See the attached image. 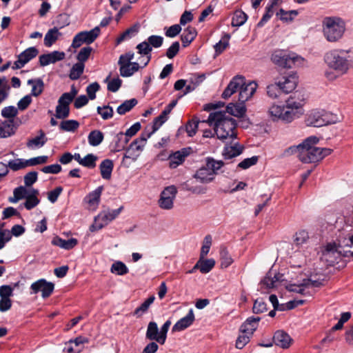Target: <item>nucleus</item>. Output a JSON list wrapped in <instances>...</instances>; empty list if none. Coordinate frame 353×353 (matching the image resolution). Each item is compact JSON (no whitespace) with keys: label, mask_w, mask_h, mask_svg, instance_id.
Wrapping results in <instances>:
<instances>
[{"label":"nucleus","mask_w":353,"mask_h":353,"mask_svg":"<svg viewBox=\"0 0 353 353\" xmlns=\"http://www.w3.org/2000/svg\"><path fill=\"white\" fill-rule=\"evenodd\" d=\"M256 88L257 83L255 81H250L245 83L244 80L243 85H241L240 88L239 101L245 103L249 100L256 92Z\"/></svg>","instance_id":"nucleus-16"},{"label":"nucleus","mask_w":353,"mask_h":353,"mask_svg":"<svg viewBox=\"0 0 353 353\" xmlns=\"http://www.w3.org/2000/svg\"><path fill=\"white\" fill-rule=\"evenodd\" d=\"M208 123L214 125V132L219 139L229 143L236 138V122L224 112H214L210 114Z\"/></svg>","instance_id":"nucleus-1"},{"label":"nucleus","mask_w":353,"mask_h":353,"mask_svg":"<svg viewBox=\"0 0 353 353\" xmlns=\"http://www.w3.org/2000/svg\"><path fill=\"white\" fill-rule=\"evenodd\" d=\"M100 32V28L97 26L90 31L80 32L74 37L71 46L78 48L83 43L90 44L99 36Z\"/></svg>","instance_id":"nucleus-9"},{"label":"nucleus","mask_w":353,"mask_h":353,"mask_svg":"<svg viewBox=\"0 0 353 353\" xmlns=\"http://www.w3.org/2000/svg\"><path fill=\"white\" fill-rule=\"evenodd\" d=\"M18 114V108L13 105L5 107L1 110V115L3 117L12 120L14 121V117Z\"/></svg>","instance_id":"nucleus-53"},{"label":"nucleus","mask_w":353,"mask_h":353,"mask_svg":"<svg viewBox=\"0 0 353 353\" xmlns=\"http://www.w3.org/2000/svg\"><path fill=\"white\" fill-rule=\"evenodd\" d=\"M350 232L344 229L343 232L339 236L338 243H328L323 251V258L329 265H333L337 262L341 256H353V243H345L344 240L349 239Z\"/></svg>","instance_id":"nucleus-2"},{"label":"nucleus","mask_w":353,"mask_h":353,"mask_svg":"<svg viewBox=\"0 0 353 353\" xmlns=\"http://www.w3.org/2000/svg\"><path fill=\"white\" fill-rule=\"evenodd\" d=\"M7 168H9L13 171H17L28 167L27 160L23 159H16L11 160L6 165Z\"/></svg>","instance_id":"nucleus-48"},{"label":"nucleus","mask_w":353,"mask_h":353,"mask_svg":"<svg viewBox=\"0 0 353 353\" xmlns=\"http://www.w3.org/2000/svg\"><path fill=\"white\" fill-rule=\"evenodd\" d=\"M110 271L112 273L121 276L128 273L129 270L124 263L116 261L112 265Z\"/></svg>","instance_id":"nucleus-49"},{"label":"nucleus","mask_w":353,"mask_h":353,"mask_svg":"<svg viewBox=\"0 0 353 353\" xmlns=\"http://www.w3.org/2000/svg\"><path fill=\"white\" fill-rule=\"evenodd\" d=\"M176 193V188L174 185L165 188L161 193L158 201L159 206L163 210H171L174 206Z\"/></svg>","instance_id":"nucleus-10"},{"label":"nucleus","mask_w":353,"mask_h":353,"mask_svg":"<svg viewBox=\"0 0 353 353\" xmlns=\"http://www.w3.org/2000/svg\"><path fill=\"white\" fill-rule=\"evenodd\" d=\"M159 331L157 323L150 321L148 325L145 338L150 341H154L161 345H163V341H161L159 339Z\"/></svg>","instance_id":"nucleus-25"},{"label":"nucleus","mask_w":353,"mask_h":353,"mask_svg":"<svg viewBox=\"0 0 353 353\" xmlns=\"http://www.w3.org/2000/svg\"><path fill=\"white\" fill-rule=\"evenodd\" d=\"M283 79V81H279V85L282 89V92L287 94L291 92L296 88L298 79L295 74H290L288 77H284Z\"/></svg>","instance_id":"nucleus-23"},{"label":"nucleus","mask_w":353,"mask_h":353,"mask_svg":"<svg viewBox=\"0 0 353 353\" xmlns=\"http://www.w3.org/2000/svg\"><path fill=\"white\" fill-rule=\"evenodd\" d=\"M113 168V161L110 159H105L101 163L99 169L101 175L103 179L108 180L111 178Z\"/></svg>","instance_id":"nucleus-34"},{"label":"nucleus","mask_w":353,"mask_h":353,"mask_svg":"<svg viewBox=\"0 0 353 353\" xmlns=\"http://www.w3.org/2000/svg\"><path fill=\"white\" fill-rule=\"evenodd\" d=\"M61 33L59 32L57 27L50 29L45 35L44 45L47 47H50L59 39Z\"/></svg>","instance_id":"nucleus-38"},{"label":"nucleus","mask_w":353,"mask_h":353,"mask_svg":"<svg viewBox=\"0 0 353 353\" xmlns=\"http://www.w3.org/2000/svg\"><path fill=\"white\" fill-rule=\"evenodd\" d=\"M212 245V236L206 235L203 239V245L201 249L200 257L203 259L209 252Z\"/></svg>","instance_id":"nucleus-61"},{"label":"nucleus","mask_w":353,"mask_h":353,"mask_svg":"<svg viewBox=\"0 0 353 353\" xmlns=\"http://www.w3.org/2000/svg\"><path fill=\"white\" fill-rule=\"evenodd\" d=\"M221 257V267L222 268H226L229 267L233 262V259L229 254L228 250L225 248H223L220 251Z\"/></svg>","instance_id":"nucleus-52"},{"label":"nucleus","mask_w":353,"mask_h":353,"mask_svg":"<svg viewBox=\"0 0 353 353\" xmlns=\"http://www.w3.org/2000/svg\"><path fill=\"white\" fill-rule=\"evenodd\" d=\"M143 150V145H140L134 140L126 148V152L122 159V164L128 168L132 162L137 161Z\"/></svg>","instance_id":"nucleus-11"},{"label":"nucleus","mask_w":353,"mask_h":353,"mask_svg":"<svg viewBox=\"0 0 353 353\" xmlns=\"http://www.w3.org/2000/svg\"><path fill=\"white\" fill-rule=\"evenodd\" d=\"M188 154V149L183 148L170 155L168 158L170 168H176L179 165L182 164Z\"/></svg>","instance_id":"nucleus-20"},{"label":"nucleus","mask_w":353,"mask_h":353,"mask_svg":"<svg viewBox=\"0 0 353 353\" xmlns=\"http://www.w3.org/2000/svg\"><path fill=\"white\" fill-rule=\"evenodd\" d=\"M195 317L194 311L190 309L187 315L179 319L172 327V331L181 332L190 327L194 321Z\"/></svg>","instance_id":"nucleus-18"},{"label":"nucleus","mask_w":353,"mask_h":353,"mask_svg":"<svg viewBox=\"0 0 353 353\" xmlns=\"http://www.w3.org/2000/svg\"><path fill=\"white\" fill-rule=\"evenodd\" d=\"M141 129V124L139 122H137L134 123L130 128H128L125 133L119 132L117 135V139L120 141L124 137V135H126V137H132L134 135L137 134L138 131Z\"/></svg>","instance_id":"nucleus-50"},{"label":"nucleus","mask_w":353,"mask_h":353,"mask_svg":"<svg viewBox=\"0 0 353 353\" xmlns=\"http://www.w3.org/2000/svg\"><path fill=\"white\" fill-rule=\"evenodd\" d=\"M292 339L286 332L278 330L273 336V341L274 344L283 349L288 348L292 343Z\"/></svg>","instance_id":"nucleus-21"},{"label":"nucleus","mask_w":353,"mask_h":353,"mask_svg":"<svg viewBox=\"0 0 353 353\" xmlns=\"http://www.w3.org/2000/svg\"><path fill=\"white\" fill-rule=\"evenodd\" d=\"M298 114L297 111L287 109L285 106H284V111L282 112L281 120L289 123L294 119L295 117H298Z\"/></svg>","instance_id":"nucleus-62"},{"label":"nucleus","mask_w":353,"mask_h":353,"mask_svg":"<svg viewBox=\"0 0 353 353\" xmlns=\"http://www.w3.org/2000/svg\"><path fill=\"white\" fill-rule=\"evenodd\" d=\"M79 127V123L73 119L65 120L61 122L59 128L62 131L65 132H75Z\"/></svg>","instance_id":"nucleus-43"},{"label":"nucleus","mask_w":353,"mask_h":353,"mask_svg":"<svg viewBox=\"0 0 353 353\" xmlns=\"http://www.w3.org/2000/svg\"><path fill=\"white\" fill-rule=\"evenodd\" d=\"M208 123V120L200 121L196 117L192 118L185 125V131L189 137L195 135L199 124Z\"/></svg>","instance_id":"nucleus-39"},{"label":"nucleus","mask_w":353,"mask_h":353,"mask_svg":"<svg viewBox=\"0 0 353 353\" xmlns=\"http://www.w3.org/2000/svg\"><path fill=\"white\" fill-rule=\"evenodd\" d=\"M97 113L101 115L103 119L107 120L113 117V109L109 105H104L103 107H97Z\"/></svg>","instance_id":"nucleus-59"},{"label":"nucleus","mask_w":353,"mask_h":353,"mask_svg":"<svg viewBox=\"0 0 353 353\" xmlns=\"http://www.w3.org/2000/svg\"><path fill=\"white\" fill-rule=\"evenodd\" d=\"M17 128L12 120H7L0 123V139L8 138L15 134Z\"/></svg>","instance_id":"nucleus-27"},{"label":"nucleus","mask_w":353,"mask_h":353,"mask_svg":"<svg viewBox=\"0 0 353 353\" xmlns=\"http://www.w3.org/2000/svg\"><path fill=\"white\" fill-rule=\"evenodd\" d=\"M55 117L57 119H65L69 116L70 108L65 105L58 104L56 107Z\"/></svg>","instance_id":"nucleus-63"},{"label":"nucleus","mask_w":353,"mask_h":353,"mask_svg":"<svg viewBox=\"0 0 353 353\" xmlns=\"http://www.w3.org/2000/svg\"><path fill=\"white\" fill-rule=\"evenodd\" d=\"M244 77L242 76H235L230 81L229 84L222 93V98L227 99L230 98L238 90H240L241 85H243Z\"/></svg>","instance_id":"nucleus-17"},{"label":"nucleus","mask_w":353,"mask_h":353,"mask_svg":"<svg viewBox=\"0 0 353 353\" xmlns=\"http://www.w3.org/2000/svg\"><path fill=\"white\" fill-rule=\"evenodd\" d=\"M103 134L97 130L91 131L88 137V143L92 146L99 145L103 141Z\"/></svg>","instance_id":"nucleus-41"},{"label":"nucleus","mask_w":353,"mask_h":353,"mask_svg":"<svg viewBox=\"0 0 353 353\" xmlns=\"http://www.w3.org/2000/svg\"><path fill=\"white\" fill-rule=\"evenodd\" d=\"M248 19V15L242 10H236L234 13L232 20V26L234 27H240L243 26Z\"/></svg>","instance_id":"nucleus-44"},{"label":"nucleus","mask_w":353,"mask_h":353,"mask_svg":"<svg viewBox=\"0 0 353 353\" xmlns=\"http://www.w3.org/2000/svg\"><path fill=\"white\" fill-rule=\"evenodd\" d=\"M197 263H200L199 270L203 274L208 273L215 265V261L212 259L203 260L200 258Z\"/></svg>","instance_id":"nucleus-45"},{"label":"nucleus","mask_w":353,"mask_h":353,"mask_svg":"<svg viewBox=\"0 0 353 353\" xmlns=\"http://www.w3.org/2000/svg\"><path fill=\"white\" fill-rule=\"evenodd\" d=\"M284 280L283 274L276 273L273 270H270L261 281L260 285L261 288L270 289L277 287L278 284Z\"/></svg>","instance_id":"nucleus-15"},{"label":"nucleus","mask_w":353,"mask_h":353,"mask_svg":"<svg viewBox=\"0 0 353 353\" xmlns=\"http://www.w3.org/2000/svg\"><path fill=\"white\" fill-rule=\"evenodd\" d=\"M284 111V106L279 105H272L269 110V114L273 120L281 119L282 112Z\"/></svg>","instance_id":"nucleus-57"},{"label":"nucleus","mask_w":353,"mask_h":353,"mask_svg":"<svg viewBox=\"0 0 353 353\" xmlns=\"http://www.w3.org/2000/svg\"><path fill=\"white\" fill-rule=\"evenodd\" d=\"M243 146L238 143H234L233 145H228L226 143L223 151V156L225 159H231L240 155L243 152Z\"/></svg>","instance_id":"nucleus-22"},{"label":"nucleus","mask_w":353,"mask_h":353,"mask_svg":"<svg viewBox=\"0 0 353 353\" xmlns=\"http://www.w3.org/2000/svg\"><path fill=\"white\" fill-rule=\"evenodd\" d=\"M103 190V187L99 186L94 191L90 192L89 194L86 196V199H88V203L90 205H98L100 201V197Z\"/></svg>","instance_id":"nucleus-47"},{"label":"nucleus","mask_w":353,"mask_h":353,"mask_svg":"<svg viewBox=\"0 0 353 353\" xmlns=\"http://www.w3.org/2000/svg\"><path fill=\"white\" fill-rule=\"evenodd\" d=\"M299 92H296L293 95L290 96L286 101L285 108L297 111V113L300 114L303 105L302 101H303V98H301Z\"/></svg>","instance_id":"nucleus-24"},{"label":"nucleus","mask_w":353,"mask_h":353,"mask_svg":"<svg viewBox=\"0 0 353 353\" xmlns=\"http://www.w3.org/2000/svg\"><path fill=\"white\" fill-rule=\"evenodd\" d=\"M137 103L138 101L136 99L126 100L117 108V112L120 115L125 114L126 112L130 111Z\"/></svg>","instance_id":"nucleus-42"},{"label":"nucleus","mask_w":353,"mask_h":353,"mask_svg":"<svg viewBox=\"0 0 353 353\" xmlns=\"http://www.w3.org/2000/svg\"><path fill=\"white\" fill-rule=\"evenodd\" d=\"M267 310V305L261 299H257L254 303L252 311L255 314H260Z\"/></svg>","instance_id":"nucleus-64"},{"label":"nucleus","mask_w":353,"mask_h":353,"mask_svg":"<svg viewBox=\"0 0 353 353\" xmlns=\"http://www.w3.org/2000/svg\"><path fill=\"white\" fill-rule=\"evenodd\" d=\"M84 67H85L84 63H80L79 61L77 63H76L75 64H74L70 71V74H69L70 79L72 80L78 79L81 77V75L83 74Z\"/></svg>","instance_id":"nucleus-46"},{"label":"nucleus","mask_w":353,"mask_h":353,"mask_svg":"<svg viewBox=\"0 0 353 353\" xmlns=\"http://www.w3.org/2000/svg\"><path fill=\"white\" fill-rule=\"evenodd\" d=\"M305 123L307 126L319 128L327 125L329 121L324 111H312L307 115Z\"/></svg>","instance_id":"nucleus-13"},{"label":"nucleus","mask_w":353,"mask_h":353,"mask_svg":"<svg viewBox=\"0 0 353 353\" xmlns=\"http://www.w3.org/2000/svg\"><path fill=\"white\" fill-rule=\"evenodd\" d=\"M246 109L244 103L240 102L238 104L230 103L226 108V112L230 115L241 117L245 113Z\"/></svg>","instance_id":"nucleus-35"},{"label":"nucleus","mask_w":353,"mask_h":353,"mask_svg":"<svg viewBox=\"0 0 353 353\" xmlns=\"http://www.w3.org/2000/svg\"><path fill=\"white\" fill-rule=\"evenodd\" d=\"M39 192V190L34 188H30V192L26 199L24 203V207L30 210L35 208L40 202V200L37 198Z\"/></svg>","instance_id":"nucleus-31"},{"label":"nucleus","mask_w":353,"mask_h":353,"mask_svg":"<svg viewBox=\"0 0 353 353\" xmlns=\"http://www.w3.org/2000/svg\"><path fill=\"white\" fill-rule=\"evenodd\" d=\"M260 320V317L251 316L248 318L241 325V331L242 333L252 335L253 332L256 330Z\"/></svg>","instance_id":"nucleus-26"},{"label":"nucleus","mask_w":353,"mask_h":353,"mask_svg":"<svg viewBox=\"0 0 353 353\" xmlns=\"http://www.w3.org/2000/svg\"><path fill=\"white\" fill-rule=\"evenodd\" d=\"M197 32L195 28L188 26L184 29L182 34L181 35V39L183 47H187L191 42L196 38Z\"/></svg>","instance_id":"nucleus-30"},{"label":"nucleus","mask_w":353,"mask_h":353,"mask_svg":"<svg viewBox=\"0 0 353 353\" xmlns=\"http://www.w3.org/2000/svg\"><path fill=\"white\" fill-rule=\"evenodd\" d=\"M136 48L138 50V53L142 56H146V61L143 63L142 68L145 67L150 62L151 59V52L152 47L148 43L147 41H144L140 43H139Z\"/></svg>","instance_id":"nucleus-33"},{"label":"nucleus","mask_w":353,"mask_h":353,"mask_svg":"<svg viewBox=\"0 0 353 353\" xmlns=\"http://www.w3.org/2000/svg\"><path fill=\"white\" fill-rule=\"evenodd\" d=\"M78 243L77 239L71 238L68 240L61 239L59 236H55L52 240V244L58 246L65 250H71L74 248Z\"/></svg>","instance_id":"nucleus-29"},{"label":"nucleus","mask_w":353,"mask_h":353,"mask_svg":"<svg viewBox=\"0 0 353 353\" xmlns=\"http://www.w3.org/2000/svg\"><path fill=\"white\" fill-rule=\"evenodd\" d=\"M54 285L52 282H48L44 279H41L30 285L31 294H37L41 292V296L43 299L49 297L52 293Z\"/></svg>","instance_id":"nucleus-12"},{"label":"nucleus","mask_w":353,"mask_h":353,"mask_svg":"<svg viewBox=\"0 0 353 353\" xmlns=\"http://www.w3.org/2000/svg\"><path fill=\"white\" fill-rule=\"evenodd\" d=\"M323 36L329 42H337L345 31V21L336 17H325L322 21Z\"/></svg>","instance_id":"nucleus-4"},{"label":"nucleus","mask_w":353,"mask_h":353,"mask_svg":"<svg viewBox=\"0 0 353 353\" xmlns=\"http://www.w3.org/2000/svg\"><path fill=\"white\" fill-rule=\"evenodd\" d=\"M325 62L327 66L343 74L353 68V51L332 50L325 55Z\"/></svg>","instance_id":"nucleus-3"},{"label":"nucleus","mask_w":353,"mask_h":353,"mask_svg":"<svg viewBox=\"0 0 353 353\" xmlns=\"http://www.w3.org/2000/svg\"><path fill=\"white\" fill-rule=\"evenodd\" d=\"M309 239L308 232L304 230H300L294 236V243L296 246H301Z\"/></svg>","instance_id":"nucleus-51"},{"label":"nucleus","mask_w":353,"mask_h":353,"mask_svg":"<svg viewBox=\"0 0 353 353\" xmlns=\"http://www.w3.org/2000/svg\"><path fill=\"white\" fill-rule=\"evenodd\" d=\"M298 12L296 10H290L289 12H287L282 8H281L279 11L276 13V15L279 16V19L285 22L292 21V16H296Z\"/></svg>","instance_id":"nucleus-56"},{"label":"nucleus","mask_w":353,"mask_h":353,"mask_svg":"<svg viewBox=\"0 0 353 353\" xmlns=\"http://www.w3.org/2000/svg\"><path fill=\"white\" fill-rule=\"evenodd\" d=\"M154 299L155 297L154 296H150L139 307H138L135 310L134 314L137 316L142 315L148 310L149 307L154 302Z\"/></svg>","instance_id":"nucleus-55"},{"label":"nucleus","mask_w":353,"mask_h":353,"mask_svg":"<svg viewBox=\"0 0 353 353\" xmlns=\"http://www.w3.org/2000/svg\"><path fill=\"white\" fill-rule=\"evenodd\" d=\"M47 141V138L46 134L43 130H39V135L29 139L26 143V145L28 148L34 149L37 148H41L45 145Z\"/></svg>","instance_id":"nucleus-37"},{"label":"nucleus","mask_w":353,"mask_h":353,"mask_svg":"<svg viewBox=\"0 0 353 353\" xmlns=\"http://www.w3.org/2000/svg\"><path fill=\"white\" fill-rule=\"evenodd\" d=\"M223 165L222 161H215L212 158H207L205 165L196 172L194 177L202 183H208L214 180L218 170Z\"/></svg>","instance_id":"nucleus-7"},{"label":"nucleus","mask_w":353,"mask_h":353,"mask_svg":"<svg viewBox=\"0 0 353 353\" xmlns=\"http://www.w3.org/2000/svg\"><path fill=\"white\" fill-rule=\"evenodd\" d=\"M314 140V138H306L302 143L297 145H292L288 148H286L283 152V156L289 157L293 154H296L299 159L301 161V152L302 153L303 147L305 145V143H307L313 141Z\"/></svg>","instance_id":"nucleus-28"},{"label":"nucleus","mask_w":353,"mask_h":353,"mask_svg":"<svg viewBox=\"0 0 353 353\" xmlns=\"http://www.w3.org/2000/svg\"><path fill=\"white\" fill-rule=\"evenodd\" d=\"M92 51V48L90 46L82 48L77 55L78 61L83 63L88 59Z\"/></svg>","instance_id":"nucleus-60"},{"label":"nucleus","mask_w":353,"mask_h":353,"mask_svg":"<svg viewBox=\"0 0 353 353\" xmlns=\"http://www.w3.org/2000/svg\"><path fill=\"white\" fill-rule=\"evenodd\" d=\"M272 62L283 68H292L303 65L304 59L294 52L288 53L283 50H275L271 57Z\"/></svg>","instance_id":"nucleus-6"},{"label":"nucleus","mask_w":353,"mask_h":353,"mask_svg":"<svg viewBox=\"0 0 353 353\" xmlns=\"http://www.w3.org/2000/svg\"><path fill=\"white\" fill-rule=\"evenodd\" d=\"M134 57V53L131 51L120 55L118 65H119V72L121 77H131L141 68L139 63L131 61Z\"/></svg>","instance_id":"nucleus-8"},{"label":"nucleus","mask_w":353,"mask_h":353,"mask_svg":"<svg viewBox=\"0 0 353 353\" xmlns=\"http://www.w3.org/2000/svg\"><path fill=\"white\" fill-rule=\"evenodd\" d=\"M63 52L53 51L48 54H44L39 57V63L41 66H46L50 63L61 61L65 58Z\"/></svg>","instance_id":"nucleus-19"},{"label":"nucleus","mask_w":353,"mask_h":353,"mask_svg":"<svg viewBox=\"0 0 353 353\" xmlns=\"http://www.w3.org/2000/svg\"><path fill=\"white\" fill-rule=\"evenodd\" d=\"M30 192V188L28 189L24 186L16 188L13 191L14 196L10 197L9 201L11 203H17L21 199H26Z\"/></svg>","instance_id":"nucleus-40"},{"label":"nucleus","mask_w":353,"mask_h":353,"mask_svg":"<svg viewBox=\"0 0 353 353\" xmlns=\"http://www.w3.org/2000/svg\"><path fill=\"white\" fill-rule=\"evenodd\" d=\"M123 207L121 206L118 209L103 211L98 215V219L105 222V224H108L112 221L114 220L121 212Z\"/></svg>","instance_id":"nucleus-32"},{"label":"nucleus","mask_w":353,"mask_h":353,"mask_svg":"<svg viewBox=\"0 0 353 353\" xmlns=\"http://www.w3.org/2000/svg\"><path fill=\"white\" fill-rule=\"evenodd\" d=\"M39 51L35 47L27 48L18 55L17 60L14 62L12 69L17 70L23 68L30 60L36 57Z\"/></svg>","instance_id":"nucleus-14"},{"label":"nucleus","mask_w":353,"mask_h":353,"mask_svg":"<svg viewBox=\"0 0 353 353\" xmlns=\"http://www.w3.org/2000/svg\"><path fill=\"white\" fill-rule=\"evenodd\" d=\"M281 92L282 89L279 82L274 84L269 85L267 87V94L272 99H276L278 97Z\"/></svg>","instance_id":"nucleus-58"},{"label":"nucleus","mask_w":353,"mask_h":353,"mask_svg":"<svg viewBox=\"0 0 353 353\" xmlns=\"http://www.w3.org/2000/svg\"><path fill=\"white\" fill-rule=\"evenodd\" d=\"M308 138H314L313 141L305 143L302 153L301 152V161L304 163H316L321 161L325 157L330 155L332 150L327 148H318L315 145L319 139L316 136Z\"/></svg>","instance_id":"nucleus-5"},{"label":"nucleus","mask_w":353,"mask_h":353,"mask_svg":"<svg viewBox=\"0 0 353 353\" xmlns=\"http://www.w3.org/2000/svg\"><path fill=\"white\" fill-rule=\"evenodd\" d=\"M110 78V74H109L105 79V82H108V90L112 92H116L119 90V89L121 86L122 81L119 78H114L110 81H108Z\"/></svg>","instance_id":"nucleus-54"},{"label":"nucleus","mask_w":353,"mask_h":353,"mask_svg":"<svg viewBox=\"0 0 353 353\" xmlns=\"http://www.w3.org/2000/svg\"><path fill=\"white\" fill-rule=\"evenodd\" d=\"M27 83L32 86V96L38 97L43 92L44 89V83L41 79L37 78L29 79Z\"/></svg>","instance_id":"nucleus-36"}]
</instances>
